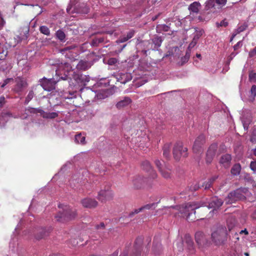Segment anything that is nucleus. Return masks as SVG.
Wrapping results in <instances>:
<instances>
[{
    "label": "nucleus",
    "mask_w": 256,
    "mask_h": 256,
    "mask_svg": "<svg viewBox=\"0 0 256 256\" xmlns=\"http://www.w3.org/2000/svg\"><path fill=\"white\" fill-rule=\"evenodd\" d=\"M186 245L190 254H193L194 252V242L191 236L189 234H186L184 237L183 242H180L178 245L180 251L183 250L182 246Z\"/></svg>",
    "instance_id": "obj_11"
},
{
    "label": "nucleus",
    "mask_w": 256,
    "mask_h": 256,
    "mask_svg": "<svg viewBox=\"0 0 256 256\" xmlns=\"http://www.w3.org/2000/svg\"><path fill=\"white\" fill-rule=\"evenodd\" d=\"M14 82L16 84L14 88V91L16 93L22 92L24 88L27 86L26 81L22 78L17 77L15 78Z\"/></svg>",
    "instance_id": "obj_16"
},
{
    "label": "nucleus",
    "mask_w": 256,
    "mask_h": 256,
    "mask_svg": "<svg viewBox=\"0 0 256 256\" xmlns=\"http://www.w3.org/2000/svg\"><path fill=\"white\" fill-rule=\"evenodd\" d=\"M250 168L253 171H256V161H252L250 162Z\"/></svg>",
    "instance_id": "obj_62"
},
{
    "label": "nucleus",
    "mask_w": 256,
    "mask_h": 256,
    "mask_svg": "<svg viewBox=\"0 0 256 256\" xmlns=\"http://www.w3.org/2000/svg\"><path fill=\"white\" fill-rule=\"evenodd\" d=\"M29 28L28 26H25L22 28V33H20L19 36H16L14 38V44L12 45L14 46L18 42H20L22 40H27L28 36Z\"/></svg>",
    "instance_id": "obj_20"
},
{
    "label": "nucleus",
    "mask_w": 256,
    "mask_h": 256,
    "mask_svg": "<svg viewBox=\"0 0 256 256\" xmlns=\"http://www.w3.org/2000/svg\"><path fill=\"white\" fill-rule=\"evenodd\" d=\"M188 148H184L181 142H178L174 144L173 148V155L176 160H180L182 156L186 157L188 156Z\"/></svg>",
    "instance_id": "obj_6"
},
{
    "label": "nucleus",
    "mask_w": 256,
    "mask_h": 256,
    "mask_svg": "<svg viewBox=\"0 0 256 256\" xmlns=\"http://www.w3.org/2000/svg\"><path fill=\"white\" fill-rule=\"evenodd\" d=\"M241 170V166L240 164H235L231 169V173L232 175L238 176L240 174Z\"/></svg>",
    "instance_id": "obj_36"
},
{
    "label": "nucleus",
    "mask_w": 256,
    "mask_h": 256,
    "mask_svg": "<svg viewBox=\"0 0 256 256\" xmlns=\"http://www.w3.org/2000/svg\"><path fill=\"white\" fill-rule=\"evenodd\" d=\"M162 40L160 36H155L151 40V42L149 40H144L137 44L138 48L144 46V49L152 50H158L160 46Z\"/></svg>",
    "instance_id": "obj_4"
},
{
    "label": "nucleus",
    "mask_w": 256,
    "mask_h": 256,
    "mask_svg": "<svg viewBox=\"0 0 256 256\" xmlns=\"http://www.w3.org/2000/svg\"><path fill=\"white\" fill-rule=\"evenodd\" d=\"M14 79L12 78H8L4 80V82L1 84L0 83V86L2 88H4L7 84L11 82H13Z\"/></svg>",
    "instance_id": "obj_50"
},
{
    "label": "nucleus",
    "mask_w": 256,
    "mask_h": 256,
    "mask_svg": "<svg viewBox=\"0 0 256 256\" xmlns=\"http://www.w3.org/2000/svg\"><path fill=\"white\" fill-rule=\"evenodd\" d=\"M58 80L54 78H46L44 77L40 80V84L44 90L50 92L55 89V85Z\"/></svg>",
    "instance_id": "obj_7"
},
{
    "label": "nucleus",
    "mask_w": 256,
    "mask_h": 256,
    "mask_svg": "<svg viewBox=\"0 0 256 256\" xmlns=\"http://www.w3.org/2000/svg\"><path fill=\"white\" fill-rule=\"evenodd\" d=\"M212 184V182L210 180H208V181L205 182L204 183H203L202 186L204 188L205 190H206L210 187Z\"/></svg>",
    "instance_id": "obj_52"
},
{
    "label": "nucleus",
    "mask_w": 256,
    "mask_h": 256,
    "mask_svg": "<svg viewBox=\"0 0 256 256\" xmlns=\"http://www.w3.org/2000/svg\"><path fill=\"white\" fill-rule=\"evenodd\" d=\"M118 62V60L116 58H112L108 59V65L112 66L114 65Z\"/></svg>",
    "instance_id": "obj_56"
},
{
    "label": "nucleus",
    "mask_w": 256,
    "mask_h": 256,
    "mask_svg": "<svg viewBox=\"0 0 256 256\" xmlns=\"http://www.w3.org/2000/svg\"><path fill=\"white\" fill-rule=\"evenodd\" d=\"M217 27L224 26L226 27L228 26V22L226 20H222L220 22H216V24Z\"/></svg>",
    "instance_id": "obj_51"
},
{
    "label": "nucleus",
    "mask_w": 256,
    "mask_h": 256,
    "mask_svg": "<svg viewBox=\"0 0 256 256\" xmlns=\"http://www.w3.org/2000/svg\"><path fill=\"white\" fill-rule=\"evenodd\" d=\"M216 3L221 7L226 5L227 0H216Z\"/></svg>",
    "instance_id": "obj_59"
},
{
    "label": "nucleus",
    "mask_w": 256,
    "mask_h": 256,
    "mask_svg": "<svg viewBox=\"0 0 256 256\" xmlns=\"http://www.w3.org/2000/svg\"><path fill=\"white\" fill-rule=\"evenodd\" d=\"M131 102L132 100L130 98L125 96L116 103V106L118 108L120 109L128 106Z\"/></svg>",
    "instance_id": "obj_28"
},
{
    "label": "nucleus",
    "mask_w": 256,
    "mask_h": 256,
    "mask_svg": "<svg viewBox=\"0 0 256 256\" xmlns=\"http://www.w3.org/2000/svg\"><path fill=\"white\" fill-rule=\"evenodd\" d=\"M56 35L60 41L64 42L65 40L66 34L62 30H57Z\"/></svg>",
    "instance_id": "obj_41"
},
{
    "label": "nucleus",
    "mask_w": 256,
    "mask_h": 256,
    "mask_svg": "<svg viewBox=\"0 0 256 256\" xmlns=\"http://www.w3.org/2000/svg\"><path fill=\"white\" fill-rule=\"evenodd\" d=\"M162 250V246L160 243L156 238H154L153 242L152 252L156 254H160Z\"/></svg>",
    "instance_id": "obj_30"
},
{
    "label": "nucleus",
    "mask_w": 256,
    "mask_h": 256,
    "mask_svg": "<svg viewBox=\"0 0 256 256\" xmlns=\"http://www.w3.org/2000/svg\"><path fill=\"white\" fill-rule=\"evenodd\" d=\"M128 40L126 36L125 35H123L118 40L117 42L118 43H123Z\"/></svg>",
    "instance_id": "obj_57"
},
{
    "label": "nucleus",
    "mask_w": 256,
    "mask_h": 256,
    "mask_svg": "<svg viewBox=\"0 0 256 256\" xmlns=\"http://www.w3.org/2000/svg\"><path fill=\"white\" fill-rule=\"evenodd\" d=\"M61 96L64 100L72 99L76 98V94L74 92H64L62 94Z\"/></svg>",
    "instance_id": "obj_34"
},
{
    "label": "nucleus",
    "mask_w": 256,
    "mask_h": 256,
    "mask_svg": "<svg viewBox=\"0 0 256 256\" xmlns=\"http://www.w3.org/2000/svg\"><path fill=\"white\" fill-rule=\"evenodd\" d=\"M204 136L202 134H200L196 138L192 147L194 153L199 154L202 152V146L204 142Z\"/></svg>",
    "instance_id": "obj_15"
},
{
    "label": "nucleus",
    "mask_w": 256,
    "mask_h": 256,
    "mask_svg": "<svg viewBox=\"0 0 256 256\" xmlns=\"http://www.w3.org/2000/svg\"><path fill=\"white\" fill-rule=\"evenodd\" d=\"M16 116H18V118H20L22 119H26L30 116V113L26 111V108H25L24 112H22L20 114H16Z\"/></svg>",
    "instance_id": "obj_46"
},
{
    "label": "nucleus",
    "mask_w": 256,
    "mask_h": 256,
    "mask_svg": "<svg viewBox=\"0 0 256 256\" xmlns=\"http://www.w3.org/2000/svg\"><path fill=\"white\" fill-rule=\"evenodd\" d=\"M104 37H98L93 39L91 42V45L93 46H96L104 42Z\"/></svg>",
    "instance_id": "obj_40"
},
{
    "label": "nucleus",
    "mask_w": 256,
    "mask_h": 256,
    "mask_svg": "<svg viewBox=\"0 0 256 256\" xmlns=\"http://www.w3.org/2000/svg\"><path fill=\"white\" fill-rule=\"evenodd\" d=\"M205 9L206 10H208L211 8H213L214 6V2L213 0H208L206 3Z\"/></svg>",
    "instance_id": "obj_47"
},
{
    "label": "nucleus",
    "mask_w": 256,
    "mask_h": 256,
    "mask_svg": "<svg viewBox=\"0 0 256 256\" xmlns=\"http://www.w3.org/2000/svg\"><path fill=\"white\" fill-rule=\"evenodd\" d=\"M42 116L44 118H54L58 116V114L56 112H46L44 111V113H42Z\"/></svg>",
    "instance_id": "obj_39"
},
{
    "label": "nucleus",
    "mask_w": 256,
    "mask_h": 256,
    "mask_svg": "<svg viewBox=\"0 0 256 256\" xmlns=\"http://www.w3.org/2000/svg\"><path fill=\"white\" fill-rule=\"evenodd\" d=\"M52 230V228L50 226L48 228H36L33 233H30V234L34 235L36 240H39L48 236Z\"/></svg>",
    "instance_id": "obj_9"
},
{
    "label": "nucleus",
    "mask_w": 256,
    "mask_h": 256,
    "mask_svg": "<svg viewBox=\"0 0 256 256\" xmlns=\"http://www.w3.org/2000/svg\"><path fill=\"white\" fill-rule=\"evenodd\" d=\"M143 238L142 237L138 238L134 242V248L132 250L130 256H128L130 248L126 247L123 250L120 256H140L142 251V244Z\"/></svg>",
    "instance_id": "obj_5"
},
{
    "label": "nucleus",
    "mask_w": 256,
    "mask_h": 256,
    "mask_svg": "<svg viewBox=\"0 0 256 256\" xmlns=\"http://www.w3.org/2000/svg\"><path fill=\"white\" fill-rule=\"evenodd\" d=\"M112 197L113 192L109 188H107L102 189L99 192L97 198L101 202H104L111 200Z\"/></svg>",
    "instance_id": "obj_10"
},
{
    "label": "nucleus",
    "mask_w": 256,
    "mask_h": 256,
    "mask_svg": "<svg viewBox=\"0 0 256 256\" xmlns=\"http://www.w3.org/2000/svg\"><path fill=\"white\" fill-rule=\"evenodd\" d=\"M5 97L4 96H0V108L3 107L4 104L6 103Z\"/></svg>",
    "instance_id": "obj_60"
},
{
    "label": "nucleus",
    "mask_w": 256,
    "mask_h": 256,
    "mask_svg": "<svg viewBox=\"0 0 256 256\" xmlns=\"http://www.w3.org/2000/svg\"><path fill=\"white\" fill-rule=\"evenodd\" d=\"M200 207V205L196 202H188L180 206H165L164 208L172 214L174 213L172 210L176 209L178 211V215L182 218H186L188 220H193L194 218L190 219V216L196 213L195 210Z\"/></svg>",
    "instance_id": "obj_1"
},
{
    "label": "nucleus",
    "mask_w": 256,
    "mask_h": 256,
    "mask_svg": "<svg viewBox=\"0 0 256 256\" xmlns=\"http://www.w3.org/2000/svg\"><path fill=\"white\" fill-rule=\"evenodd\" d=\"M10 118H18V116L10 112H2L0 114V128H3Z\"/></svg>",
    "instance_id": "obj_14"
},
{
    "label": "nucleus",
    "mask_w": 256,
    "mask_h": 256,
    "mask_svg": "<svg viewBox=\"0 0 256 256\" xmlns=\"http://www.w3.org/2000/svg\"><path fill=\"white\" fill-rule=\"evenodd\" d=\"M82 206L87 208H94L98 205V202L94 199L86 198L82 200Z\"/></svg>",
    "instance_id": "obj_25"
},
{
    "label": "nucleus",
    "mask_w": 256,
    "mask_h": 256,
    "mask_svg": "<svg viewBox=\"0 0 256 256\" xmlns=\"http://www.w3.org/2000/svg\"><path fill=\"white\" fill-rule=\"evenodd\" d=\"M68 244L69 246H70H70H72V247L76 246H77L78 244V242L75 238L70 239L68 242Z\"/></svg>",
    "instance_id": "obj_49"
},
{
    "label": "nucleus",
    "mask_w": 256,
    "mask_h": 256,
    "mask_svg": "<svg viewBox=\"0 0 256 256\" xmlns=\"http://www.w3.org/2000/svg\"><path fill=\"white\" fill-rule=\"evenodd\" d=\"M246 27V26L245 25H242L239 26L236 30L237 33H240V32H243L244 30H245Z\"/></svg>",
    "instance_id": "obj_63"
},
{
    "label": "nucleus",
    "mask_w": 256,
    "mask_h": 256,
    "mask_svg": "<svg viewBox=\"0 0 256 256\" xmlns=\"http://www.w3.org/2000/svg\"><path fill=\"white\" fill-rule=\"evenodd\" d=\"M154 162L159 171H162V169H164L166 168L165 164L163 161L161 162L160 160H155Z\"/></svg>",
    "instance_id": "obj_43"
},
{
    "label": "nucleus",
    "mask_w": 256,
    "mask_h": 256,
    "mask_svg": "<svg viewBox=\"0 0 256 256\" xmlns=\"http://www.w3.org/2000/svg\"><path fill=\"white\" fill-rule=\"evenodd\" d=\"M212 242L216 246L224 244L228 240V232L225 226H220L214 228L211 234Z\"/></svg>",
    "instance_id": "obj_3"
},
{
    "label": "nucleus",
    "mask_w": 256,
    "mask_h": 256,
    "mask_svg": "<svg viewBox=\"0 0 256 256\" xmlns=\"http://www.w3.org/2000/svg\"><path fill=\"white\" fill-rule=\"evenodd\" d=\"M142 166L144 170L150 172V176L152 178H154L156 177V173L152 170V166L148 161L145 160L143 162Z\"/></svg>",
    "instance_id": "obj_26"
},
{
    "label": "nucleus",
    "mask_w": 256,
    "mask_h": 256,
    "mask_svg": "<svg viewBox=\"0 0 256 256\" xmlns=\"http://www.w3.org/2000/svg\"><path fill=\"white\" fill-rule=\"evenodd\" d=\"M80 173L76 174H74L71 180L70 181V184L71 186H75L76 183H78L80 182Z\"/></svg>",
    "instance_id": "obj_38"
},
{
    "label": "nucleus",
    "mask_w": 256,
    "mask_h": 256,
    "mask_svg": "<svg viewBox=\"0 0 256 256\" xmlns=\"http://www.w3.org/2000/svg\"><path fill=\"white\" fill-rule=\"evenodd\" d=\"M195 240L200 247H206L208 245L209 242L205 234L202 232H198L195 234Z\"/></svg>",
    "instance_id": "obj_13"
},
{
    "label": "nucleus",
    "mask_w": 256,
    "mask_h": 256,
    "mask_svg": "<svg viewBox=\"0 0 256 256\" xmlns=\"http://www.w3.org/2000/svg\"><path fill=\"white\" fill-rule=\"evenodd\" d=\"M58 207L62 208V210L55 216L57 222H64L74 218L76 215V209L69 206L60 204Z\"/></svg>",
    "instance_id": "obj_2"
},
{
    "label": "nucleus",
    "mask_w": 256,
    "mask_h": 256,
    "mask_svg": "<svg viewBox=\"0 0 256 256\" xmlns=\"http://www.w3.org/2000/svg\"><path fill=\"white\" fill-rule=\"evenodd\" d=\"M249 79L250 81L255 82L256 81V72H250L249 74Z\"/></svg>",
    "instance_id": "obj_55"
},
{
    "label": "nucleus",
    "mask_w": 256,
    "mask_h": 256,
    "mask_svg": "<svg viewBox=\"0 0 256 256\" xmlns=\"http://www.w3.org/2000/svg\"><path fill=\"white\" fill-rule=\"evenodd\" d=\"M231 160V155L226 154L222 156L220 160V163L224 168H228L230 165Z\"/></svg>",
    "instance_id": "obj_24"
},
{
    "label": "nucleus",
    "mask_w": 256,
    "mask_h": 256,
    "mask_svg": "<svg viewBox=\"0 0 256 256\" xmlns=\"http://www.w3.org/2000/svg\"><path fill=\"white\" fill-rule=\"evenodd\" d=\"M204 30L202 29H196L195 32L192 42L189 44L188 48L189 49L193 48L197 44L198 40L200 36L204 34Z\"/></svg>",
    "instance_id": "obj_23"
},
{
    "label": "nucleus",
    "mask_w": 256,
    "mask_h": 256,
    "mask_svg": "<svg viewBox=\"0 0 256 256\" xmlns=\"http://www.w3.org/2000/svg\"><path fill=\"white\" fill-rule=\"evenodd\" d=\"M160 172H161L162 176L164 178H168L170 176V173L165 170V168L162 169V170Z\"/></svg>",
    "instance_id": "obj_53"
},
{
    "label": "nucleus",
    "mask_w": 256,
    "mask_h": 256,
    "mask_svg": "<svg viewBox=\"0 0 256 256\" xmlns=\"http://www.w3.org/2000/svg\"><path fill=\"white\" fill-rule=\"evenodd\" d=\"M146 178L141 177L137 176L133 180V184L136 188H140L143 185V184L145 182Z\"/></svg>",
    "instance_id": "obj_29"
},
{
    "label": "nucleus",
    "mask_w": 256,
    "mask_h": 256,
    "mask_svg": "<svg viewBox=\"0 0 256 256\" xmlns=\"http://www.w3.org/2000/svg\"><path fill=\"white\" fill-rule=\"evenodd\" d=\"M8 54V52L5 51L2 46L0 43V60L4 59Z\"/></svg>",
    "instance_id": "obj_45"
},
{
    "label": "nucleus",
    "mask_w": 256,
    "mask_h": 256,
    "mask_svg": "<svg viewBox=\"0 0 256 256\" xmlns=\"http://www.w3.org/2000/svg\"><path fill=\"white\" fill-rule=\"evenodd\" d=\"M134 34L135 31L134 30H132L127 33L126 36L128 38V40H130L134 36Z\"/></svg>",
    "instance_id": "obj_58"
},
{
    "label": "nucleus",
    "mask_w": 256,
    "mask_h": 256,
    "mask_svg": "<svg viewBox=\"0 0 256 256\" xmlns=\"http://www.w3.org/2000/svg\"><path fill=\"white\" fill-rule=\"evenodd\" d=\"M74 141L76 144L84 145L86 144V137L81 133L78 134L75 136Z\"/></svg>",
    "instance_id": "obj_33"
},
{
    "label": "nucleus",
    "mask_w": 256,
    "mask_h": 256,
    "mask_svg": "<svg viewBox=\"0 0 256 256\" xmlns=\"http://www.w3.org/2000/svg\"><path fill=\"white\" fill-rule=\"evenodd\" d=\"M255 55H256V47L254 48L253 50H250L249 52V56L250 57H253Z\"/></svg>",
    "instance_id": "obj_64"
},
{
    "label": "nucleus",
    "mask_w": 256,
    "mask_h": 256,
    "mask_svg": "<svg viewBox=\"0 0 256 256\" xmlns=\"http://www.w3.org/2000/svg\"><path fill=\"white\" fill-rule=\"evenodd\" d=\"M92 65V63L91 62L81 60L76 65V68L78 70H86L90 68Z\"/></svg>",
    "instance_id": "obj_27"
},
{
    "label": "nucleus",
    "mask_w": 256,
    "mask_h": 256,
    "mask_svg": "<svg viewBox=\"0 0 256 256\" xmlns=\"http://www.w3.org/2000/svg\"><path fill=\"white\" fill-rule=\"evenodd\" d=\"M244 196L242 193V190L238 189L230 192L226 198V203L227 204H232L235 202L244 199Z\"/></svg>",
    "instance_id": "obj_8"
},
{
    "label": "nucleus",
    "mask_w": 256,
    "mask_h": 256,
    "mask_svg": "<svg viewBox=\"0 0 256 256\" xmlns=\"http://www.w3.org/2000/svg\"><path fill=\"white\" fill-rule=\"evenodd\" d=\"M66 12L68 14H88L89 12V10L86 6L77 8L76 7L72 8V6H68L66 8Z\"/></svg>",
    "instance_id": "obj_22"
},
{
    "label": "nucleus",
    "mask_w": 256,
    "mask_h": 256,
    "mask_svg": "<svg viewBox=\"0 0 256 256\" xmlns=\"http://www.w3.org/2000/svg\"><path fill=\"white\" fill-rule=\"evenodd\" d=\"M116 78L118 81L124 84L132 80V74L126 72H122L117 74Z\"/></svg>",
    "instance_id": "obj_19"
},
{
    "label": "nucleus",
    "mask_w": 256,
    "mask_h": 256,
    "mask_svg": "<svg viewBox=\"0 0 256 256\" xmlns=\"http://www.w3.org/2000/svg\"><path fill=\"white\" fill-rule=\"evenodd\" d=\"M142 211V208H141V207L138 209H135L134 211H132L130 213L128 216L130 218L132 217L134 214H137L141 212Z\"/></svg>",
    "instance_id": "obj_54"
},
{
    "label": "nucleus",
    "mask_w": 256,
    "mask_h": 256,
    "mask_svg": "<svg viewBox=\"0 0 256 256\" xmlns=\"http://www.w3.org/2000/svg\"><path fill=\"white\" fill-rule=\"evenodd\" d=\"M218 146L216 144H212L209 147L206 154V162L210 164L216 154Z\"/></svg>",
    "instance_id": "obj_17"
},
{
    "label": "nucleus",
    "mask_w": 256,
    "mask_h": 256,
    "mask_svg": "<svg viewBox=\"0 0 256 256\" xmlns=\"http://www.w3.org/2000/svg\"><path fill=\"white\" fill-rule=\"evenodd\" d=\"M18 238L16 236H12L10 242V247L12 248V250L14 252L15 249L18 244Z\"/></svg>",
    "instance_id": "obj_37"
},
{
    "label": "nucleus",
    "mask_w": 256,
    "mask_h": 256,
    "mask_svg": "<svg viewBox=\"0 0 256 256\" xmlns=\"http://www.w3.org/2000/svg\"><path fill=\"white\" fill-rule=\"evenodd\" d=\"M77 46L76 45H72L66 46L61 50L60 52L62 54H65V56L70 60L74 58L77 55Z\"/></svg>",
    "instance_id": "obj_12"
},
{
    "label": "nucleus",
    "mask_w": 256,
    "mask_h": 256,
    "mask_svg": "<svg viewBox=\"0 0 256 256\" xmlns=\"http://www.w3.org/2000/svg\"><path fill=\"white\" fill-rule=\"evenodd\" d=\"M223 202H224L217 196L212 198L208 204V208H213L210 213L212 212L214 213L216 211V209L218 208L222 204Z\"/></svg>",
    "instance_id": "obj_18"
},
{
    "label": "nucleus",
    "mask_w": 256,
    "mask_h": 256,
    "mask_svg": "<svg viewBox=\"0 0 256 256\" xmlns=\"http://www.w3.org/2000/svg\"><path fill=\"white\" fill-rule=\"evenodd\" d=\"M200 6L199 2H194L189 6L188 10L190 12L198 14L199 12Z\"/></svg>",
    "instance_id": "obj_31"
},
{
    "label": "nucleus",
    "mask_w": 256,
    "mask_h": 256,
    "mask_svg": "<svg viewBox=\"0 0 256 256\" xmlns=\"http://www.w3.org/2000/svg\"><path fill=\"white\" fill-rule=\"evenodd\" d=\"M74 78L76 84L80 86H86L90 80L88 76L79 74L74 75Z\"/></svg>",
    "instance_id": "obj_21"
},
{
    "label": "nucleus",
    "mask_w": 256,
    "mask_h": 256,
    "mask_svg": "<svg viewBox=\"0 0 256 256\" xmlns=\"http://www.w3.org/2000/svg\"><path fill=\"white\" fill-rule=\"evenodd\" d=\"M242 45V41L240 40L237 42L236 44L234 46V50H236L240 48Z\"/></svg>",
    "instance_id": "obj_61"
},
{
    "label": "nucleus",
    "mask_w": 256,
    "mask_h": 256,
    "mask_svg": "<svg viewBox=\"0 0 256 256\" xmlns=\"http://www.w3.org/2000/svg\"><path fill=\"white\" fill-rule=\"evenodd\" d=\"M157 203H152L150 204H146L141 207V208H142V210H150L152 208H155L156 206Z\"/></svg>",
    "instance_id": "obj_48"
},
{
    "label": "nucleus",
    "mask_w": 256,
    "mask_h": 256,
    "mask_svg": "<svg viewBox=\"0 0 256 256\" xmlns=\"http://www.w3.org/2000/svg\"><path fill=\"white\" fill-rule=\"evenodd\" d=\"M26 111L30 113V116H34L35 114H40L42 116V113H44V110L40 108H34L32 107H28L26 108Z\"/></svg>",
    "instance_id": "obj_32"
},
{
    "label": "nucleus",
    "mask_w": 256,
    "mask_h": 256,
    "mask_svg": "<svg viewBox=\"0 0 256 256\" xmlns=\"http://www.w3.org/2000/svg\"><path fill=\"white\" fill-rule=\"evenodd\" d=\"M170 144H166L163 147V155L166 158L170 156Z\"/></svg>",
    "instance_id": "obj_35"
},
{
    "label": "nucleus",
    "mask_w": 256,
    "mask_h": 256,
    "mask_svg": "<svg viewBox=\"0 0 256 256\" xmlns=\"http://www.w3.org/2000/svg\"><path fill=\"white\" fill-rule=\"evenodd\" d=\"M40 31L41 33L46 35L49 36L50 34V30L49 28L45 26H42L40 28Z\"/></svg>",
    "instance_id": "obj_44"
},
{
    "label": "nucleus",
    "mask_w": 256,
    "mask_h": 256,
    "mask_svg": "<svg viewBox=\"0 0 256 256\" xmlns=\"http://www.w3.org/2000/svg\"><path fill=\"white\" fill-rule=\"evenodd\" d=\"M34 92L32 90H30L29 91L28 95L25 98V100L24 102V104H28L29 102L34 98Z\"/></svg>",
    "instance_id": "obj_42"
}]
</instances>
